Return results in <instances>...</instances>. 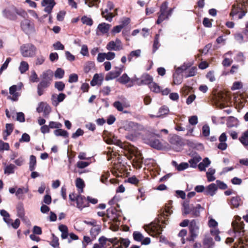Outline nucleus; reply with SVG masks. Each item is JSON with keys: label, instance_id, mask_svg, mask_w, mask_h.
<instances>
[{"label": "nucleus", "instance_id": "obj_31", "mask_svg": "<svg viewBox=\"0 0 248 248\" xmlns=\"http://www.w3.org/2000/svg\"><path fill=\"white\" fill-rule=\"evenodd\" d=\"M54 134L56 136H62L63 138H68L69 136V133L65 130L61 129H56L54 131Z\"/></svg>", "mask_w": 248, "mask_h": 248}, {"label": "nucleus", "instance_id": "obj_29", "mask_svg": "<svg viewBox=\"0 0 248 248\" xmlns=\"http://www.w3.org/2000/svg\"><path fill=\"white\" fill-rule=\"evenodd\" d=\"M202 160V157L200 155L195 156L188 160L189 166L192 168H196L197 163Z\"/></svg>", "mask_w": 248, "mask_h": 248}, {"label": "nucleus", "instance_id": "obj_48", "mask_svg": "<svg viewBox=\"0 0 248 248\" xmlns=\"http://www.w3.org/2000/svg\"><path fill=\"white\" fill-rule=\"evenodd\" d=\"M159 35L156 34L155 36L153 44V52L155 53L158 48L159 46Z\"/></svg>", "mask_w": 248, "mask_h": 248}, {"label": "nucleus", "instance_id": "obj_2", "mask_svg": "<svg viewBox=\"0 0 248 248\" xmlns=\"http://www.w3.org/2000/svg\"><path fill=\"white\" fill-rule=\"evenodd\" d=\"M183 215H187L191 214L196 217L200 216L201 211H203L204 208L201 206L200 204L194 205L193 204H189V200H186L183 203Z\"/></svg>", "mask_w": 248, "mask_h": 248}, {"label": "nucleus", "instance_id": "obj_40", "mask_svg": "<svg viewBox=\"0 0 248 248\" xmlns=\"http://www.w3.org/2000/svg\"><path fill=\"white\" fill-rule=\"evenodd\" d=\"M16 166L12 164H10L6 166L4 170V173L6 174H13L15 172V169Z\"/></svg>", "mask_w": 248, "mask_h": 248}, {"label": "nucleus", "instance_id": "obj_27", "mask_svg": "<svg viewBox=\"0 0 248 248\" xmlns=\"http://www.w3.org/2000/svg\"><path fill=\"white\" fill-rule=\"evenodd\" d=\"M243 6H244V4L239 3L237 4H233L232 5V11L230 13L231 16H234L240 13V10L242 9Z\"/></svg>", "mask_w": 248, "mask_h": 248}, {"label": "nucleus", "instance_id": "obj_46", "mask_svg": "<svg viewBox=\"0 0 248 248\" xmlns=\"http://www.w3.org/2000/svg\"><path fill=\"white\" fill-rule=\"evenodd\" d=\"M133 236L134 240L137 242H141L143 240L144 236L140 232L138 231L134 232Z\"/></svg>", "mask_w": 248, "mask_h": 248}, {"label": "nucleus", "instance_id": "obj_26", "mask_svg": "<svg viewBox=\"0 0 248 248\" xmlns=\"http://www.w3.org/2000/svg\"><path fill=\"white\" fill-rule=\"evenodd\" d=\"M211 164V161L208 157L204 158L202 162H200L198 166V169L200 171H205L206 168L208 167Z\"/></svg>", "mask_w": 248, "mask_h": 248}, {"label": "nucleus", "instance_id": "obj_64", "mask_svg": "<svg viewBox=\"0 0 248 248\" xmlns=\"http://www.w3.org/2000/svg\"><path fill=\"white\" fill-rule=\"evenodd\" d=\"M16 120L20 123L24 122L25 121L24 114L22 112H17Z\"/></svg>", "mask_w": 248, "mask_h": 248}, {"label": "nucleus", "instance_id": "obj_41", "mask_svg": "<svg viewBox=\"0 0 248 248\" xmlns=\"http://www.w3.org/2000/svg\"><path fill=\"white\" fill-rule=\"evenodd\" d=\"M64 70L61 68H57L54 73V77L57 79H62L64 75Z\"/></svg>", "mask_w": 248, "mask_h": 248}, {"label": "nucleus", "instance_id": "obj_37", "mask_svg": "<svg viewBox=\"0 0 248 248\" xmlns=\"http://www.w3.org/2000/svg\"><path fill=\"white\" fill-rule=\"evenodd\" d=\"M141 50L140 49H137L136 50L132 51L128 55L127 59L129 62H131L133 57L138 58L140 56Z\"/></svg>", "mask_w": 248, "mask_h": 248}, {"label": "nucleus", "instance_id": "obj_8", "mask_svg": "<svg viewBox=\"0 0 248 248\" xmlns=\"http://www.w3.org/2000/svg\"><path fill=\"white\" fill-rule=\"evenodd\" d=\"M124 66L121 67H116L114 70L108 72L105 77V80L108 81L118 78L123 71Z\"/></svg>", "mask_w": 248, "mask_h": 248}, {"label": "nucleus", "instance_id": "obj_44", "mask_svg": "<svg viewBox=\"0 0 248 248\" xmlns=\"http://www.w3.org/2000/svg\"><path fill=\"white\" fill-rule=\"evenodd\" d=\"M117 45H116V43L114 42V41H111L109 42L107 45L106 48L108 50H114V51H119L120 49H117Z\"/></svg>", "mask_w": 248, "mask_h": 248}, {"label": "nucleus", "instance_id": "obj_52", "mask_svg": "<svg viewBox=\"0 0 248 248\" xmlns=\"http://www.w3.org/2000/svg\"><path fill=\"white\" fill-rule=\"evenodd\" d=\"M82 23L83 24H86L88 26H92L93 24V21L92 18L88 17L87 16H84L81 18Z\"/></svg>", "mask_w": 248, "mask_h": 248}, {"label": "nucleus", "instance_id": "obj_38", "mask_svg": "<svg viewBox=\"0 0 248 248\" xmlns=\"http://www.w3.org/2000/svg\"><path fill=\"white\" fill-rule=\"evenodd\" d=\"M108 11L109 10L108 8L106 9L104 11H102L101 15L107 20L111 22L112 20L113 16L111 13H108Z\"/></svg>", "mask_w": 248, "mask_h": 248}, {"label": "nucleus", "instance_id": "obj_39", "mask_svg": "<svg viewBox=\"0 0 248 248\" xmlns=\"http://www.w3.org/2000/svg\"><path fill=\"white\" fill-rule=\"evenodd\" d=\"M85 201V197L81 195H78L76 197V202L78 206L80 207H84V202Z\"/></svg>", "mask_w": 248, "mask_h": 248}, {"label": "nucleus", "instance_id": "obj_17", "mask_svg": "<svg viewBox=\"0 0 248 248\" xmlns=\"http://www.w3.org/2000/svg\"><path fill=\"white\" fill-rule=\"evenodd\" d=\"M104 79L103 76L102 74H95L91 81V85L95 86L96 85L100 86L102 84Z\"/></svg>", "mask_w": 248, "mask_h": 248}, {"label": "nucleus", "instance_id": "obj_43", "mask_svg": "<svg viewBox=\"0 0 248 248\" xmlns=\"http://www.w3.org/2000/svg\"><path fill=\"white\" fill-rule=\"evenodd\" d=\"M29 69L28 63L22 61L20 62V66L19 67V70L21 74L25 73Z\"/></svg>", "mask_w": 248, "mask_h": 248}, {"label": "nucleus", "instance_id": "obj_19", "mask_svg": "<svg viewBox=\"0 0 248 248\" xmlns=\"http://www.w3.org/2000/svg\"><path fill=\"white\" fill-rule=\"evenodd\" d=\"M110 27L111 25L110 24L105 22L99 24L97 28L96 34L99 35L98 31H99L102 34L107 33L109 31Z\"/></svg>", "mask_w": 248, "mask_h": 248}, {"label": "nucleus", "instance_id": "obj_30", "mask_svg": "<svg viewBox=\"0 0 248 248\" xmlns=\"http://www.w3.org/2000/svg\"><path fill=\"white\" fill-rule=\"evenodd\" d=\"M29 190L28 186L19 187L16 192V195L18 199L23 200V198L22 195L27 193Z\"/></svg>", "mask_w": 248, "mask_h": 248}, {"label": "nucleus", "instance_id": "obj_12", "mask_svg": "<svg viewBox=\"0 0 248 248\" xmlns=\"http://www.w3.org/2000/svg\"><path fill=\"white\" fill-rule=\"evenodd\" d=\"M153 80V78L151 76L147 73H144L141 76L140 81L137 82V84L138 86L149 85L152 83Z\"/></svg>", "mask_w": 248, "mask_h": 248}, {"label": "nucleus", "instance_id": "obj_9", "mask_svg": "<svg viewBox=\"0 0 248 248\" xmlns=\"http://www.w3.org/2000/svg\"><path fill=\"white\" fill-rule=\"evenodd\" d=\"M21 27L23 31L27 34L31 33L34 31L33 24L28 19H25L21 22Z\"/></svg>", "mask_w": 248, "mask_h": 248}, {"label": "nucleus", "instance_id": "obj_49", "mask_svg": "<svg viewBox=\"0 0 248 248\" xmlns=\"http://www.w3.org/2000/svg\"><path fill=\"white\" fill-rule=\"evenodd\" d=\"M99 2L100 0H85V4H87L89 7L95 6L98 8V5L97 3H99Z\"/></svg>", "mask_w": 248, "mask_h": 248}, {"label": "nucleus", "instance_id": "obj_58", "mask_svg": "<svg viewBox=\"0 0 248 248\" xmlns=\"http://www.w3.org/2000/svg\"><path fill=\"white\" fill-rule=\"evenodd\" d=\"M202 135L205 137H207L209 136L210 127L208 125L206 124L203 125L202 127Z\"/></svg>", "mask_w": 248, "mask_h": 248}, {"label": "nucleus", "instance_id": "obj_51", "mask_svg": "<svg viewBox=\"0 0 248 248\" xmlns=\"http://www.w3.org/2000/svg\"><path fill=\"white\" fill-rule=\"evenodd\" d=\"M65 86V84L61 81H56L54 84L55 88L60 92L63 91Z\"/></svg>", "mask_w": 248, "mask_h": 248}, {"label": "nucleus", "instance_id": "obj_32", "mask_svg": "<svg viewBox=\"0 0 248 248\" xmlns=\"http://www.w3.org/2000/svg\"><path fill=\"white\" fill-rule=\"evenodd\" d=\"M211 234L214 236V239L217 242H219L221 241V237L219 236L220 232L218 229H211L210 230Z\"/></svg>", "mask_w": 248, "mask_h": 248}, {"label": "nucleus", "instance_id": "obj_24", "mask_svg": "<svg viewBox=\"0 0 248 248\" xmlns=\"http://www.w3.org/2000/svg\"><path fill=\"white\" fill-rule=\"evenodd\" d=\"M171 163L179 171H183L189 167V164L187 162H182L180 164H178L175 161H172Z\"/></svg>", "mask_w": 248, "mask_h": 248}, {"label": "nucleus", "instance_id": "obj_23", "mask_svg": "<svg viewBox=\"0 0 248 248\" xmlns=\"http://www.w3.org/2000/svg\"><path fill=\"white\" fill-rule=\"evenodd\" d=\"M3 219L8 226L11 225L15 229H17L19 226L20 221L19 218H16L14 222L11 218H3Z\"/></svg>", "mask_w": 248, "mask_h": 248}, {"label": "nucleus", "instance_id": "obj_5", "mask_svg": "<svg viewBox=\"0 0 248 248\" xmlns=\"http://www.w3.org/2000/svg\"><path fill=\"white\" fill-rule=\"evenodd\" d=\"M169 2L165 1L162 2L160 6L159 11L157 13L158 15V19L156 21V24H160L163 21L165 20V17L166 16V12L168 11Z\"/></svg>", "mask_w": 248, "mask_h": 248}, {"label": "nucleus", "instance_id": "obj_16", "mask_svg": "<svg viewBox=\"0 0 248 248\" xmlns=\"http://www.w3.org/2000/svg\"><path fill=\"white\" fill-rule=\"evenodd\" d=\"M215 243L212 237L209 236H205L202 241L203 248H214Z\"/></svg>", "mask_w": 248, "mask_h": 248}, {"label": "nucleus", "instance_id": "obj_61", "mask_svg": "<svg viewBox=\"0 0 248 248\" xmlns=\"http://www.w3.org/2000/svg\"><path fill=\"white\" fill-rule=\"evenodd\" d=\"M30 80L32 82H37L39 80V78L35 71L33 70L31 72V75L30 77Z\"/></svg>", "mask_w": 248, "mask_h": 248}, {"label": "nucleus", "instance_id": "obj_42", "mask_svg": "<svg viewBox=\"0 0 248 248\" xmlns=\"http://www.w3.org/2000/svg\"><path fill=\"white\" fill-rule=\"evenodd\" d=\"M180 74H178L177 72H175L173 74V83L174 84L179 85L182 82V77L180 75Z\"/></svg>", "mask_w": 248, "mask_h": 248}, {"label": "nucleus", "instance_id": "obj_20", "mask_svg": "<svg viewBox=\"0 0 248 248\" xmlns=\"http://www.w3.org/2000/svg\"><path fill=\"white\" fill-rule=\"evenodd\" d=\"M53 77V73L51 70L43 72L40 76V78H42L41 81H49L50 83L52 80Z\"/></svg>", "mask_w": 248, "mask_h": 248}, {"label": "nucleus", "instance_id": "obj_57", "mask_svg": "<svg viewBox=\"0 0 248 248\" xmlns=\"http://www.w3.org/2000/svg\"><path fill=\"white\" fill-rule=\"evenodd\" d=\"M76 186L79 189H83L85 186L84 181L80 178H78L76 180Z\"/></svg>", "mask_w": 248, "mask_h": 248}, {"label": "nucleus", "instance_id": "obj_28", "mask_svg": "<svg viewBox=\"0 0 248 248\" xmlns=\"http://www.w3.org/2000/svg\"><path fill=\"white\" fill-rule=\"evenodd\" d=\"M238 123L239 122L237 118L233 116H230L227 120L226 124L227 127L232 128L233 127H237L238 125Z\"/></svg>", "mask_w": 248, "mask_h": 248}, {"label": "nucleus", "instance_id": "obj_36", "mask_svg": "<svg viewBox=\"0 0 248 248\" xmlns=\"http://www.w3.org/2000/svg\"><path fill=\"white\" fill-rule=\"evenodd\" d=\"M117 80L122 84H126L130 82V78L128 76L127 74L124 73L118 78Z\"/></svg>", "mask_w": 248, "mask_h": 248}, {"label": "nucleus", "instance_id": "obj_62", "mask_svg": "<svg viewBox=\"0 0 248 248\" xmlns=\"http://www.w3.org/2000/svg\"><path fill=\"white\" fill-rule=\"evenodd\" d=\"M31 138L30 135L27 133H24L22 134L21 138L19 139V142H28L30 141Z\"/></svg>", "mask_w": 248, "mask_h": 248}, {"label": "nucleus", "instance_id": "obj_22", "mask_svg": "<svg viewBox=\"0 0 248 248\" xmlns=\"http://www.w3.org/2000/svg\"><path fill=\"white\" fill-rule=\"evenodd\" d=\"M121 211L114 207H111L107 210L106 217H121Z\"/></svg>", "mask_w": 248, "mask_h": 248}, {"label": "nucleus", "instance_id": "obj_45", "mask_svg": "<svg viewBox=\"0 0 248 248\" xmlns=\"http://www.w3.org/2000/svg\"><path fill=\"white\" fill-rule=\"evenodd\" d=\"M49 244L54 248H59V239L54 234H52V239Z\"/></svg>", "mask_w": 248, "mask_h": 248}, {"label": "nucleus", "instance_id": "obj_63", "mask_svg": "<svg viewBox=\"0 0 248 248\" xmlns=\"http://www.w3.org/2000/svg\"><path fill=\"white\" fill-rule=\"evenodd\" d=\"M130 19L128 17H124L120 21L119 25L123 29L130 23Z\"/></svg>", "mask_w": 248, "mask_h": 248}, {"label": "nucleus", "instance_id": "obj_59", "mask_svg": "<svg viewBox=\"0 0 248 248\" xmlns=\"http://www.w3.org/2000/svg\"><path fill=\"white\" fill-rule=\"evenodd\" d=\"M50 128H56L57 129L61 128L62 124L59 122L50 121L49 124Z\"/></svg>", "mask_w": 248, "mask_h": 248}, {"label": "nucleus", "instance_id": "obj_4", "mask_svg": "<svg viewBox=\"0 0 248 248\" xmlns=\"http://www.w3.org/2000/svg\"><path fill=\"white\" fill-rule=\"evenodd\" d=\"M22 55L24 57H33L35 55L36 47L32 44H24L20 47Z\"/></svg>", "mask_w": 248, "mask_h": 248}, {"label": "nucleus", "instance_id": "obj_47", "mask_svg": "<svg viewBox=\"0 0 248 248\" xmlns=\"http://www.w3.org/2000/svg\"><path fill=\"white\" fill-rule=\"evenodd\" d=\"M190 65L189 64H186L184 63L182 65L177 67L176 69L175 72L178 74H182L184 71L186 70Z\"/></svg>", "mask_w": 248, "mask_h": 248}, {"label": "nucleus", "instance_id": "obj_6", "mask_svg": "<svg viewBox=\"0 0 248 248\" xmlns=\"http://www.w3.org/2000/svg\"><path fill=\"white\" fill-rule=\"evenodd\" d=\"M189 228L190 235L187 238L186 240L189 242L194 241L199 233V227L197 226L195 220L191 221Z\"/></svg>", "mask_w": 248, "mask_h": 248}, {"label": "nucleus", "instance_id": "obj_50", "mask_svg": "<svg viewBox=\"0 0 248 248\" xmlns=\"http://www.w3.org/2000/svg\"><path fill=\"white\" fill-rule=\"evenodd\" d=\"M94 67V63L93 62L91 61L88 62L84 68V72L86 73H89L90 70Z\"/></svg>", "mask_w": 248, "mask_h": 248}, {"label": "nucleus", "instance_id": "obj_54", "mask_svg": "<svg viewBox=\"0 0 248 248\" xmlns=\"http://www.w3.org/2000/svg\"><path fill=\"white\" fill-rule=\"evenodd\" d=\"M5 130L4 132L6 133V136H10L14 129V125L12 124H6L5 125Z\"/></svg>", "mask_w": 248, "mask_h": 248}, {"label": "nucleus", "instance_id": "obj_53", "mask_svg": "<svg viewBox=\"0 0 248 248\" xmlns=\"http://www.w3.org/2000/svg\"><path fill=\"white\" fill-rule=\"evenodd\" d=\"M197 68L196 67H192L189 69L187 72V74H186L184 75L185 78L194 76L197 73Z\"/></svg>", "mask_w": 248, "mask_h": 248}, {"label": "nucleus", "instance_id": "obj_11", "mask_svg": "<svg viewBox=\"0 0 248 248\" xmlns=\"http://www.w3.org/2000/svg\"><path fill=\"white\" fill-rule=\"evenodd\" d=\"M42 6L45 7L44 11L47 14H50L56 4L55 0H42Z\"/></svg>", "mask_w": 248, "mask_h": 248}, {"label": "nucleus", "instance_id": "obj_56", "mask_svg": "<svg viewBox=\"0 0 248 248\" xmlns=\"http://www.w3.org/2000/svg\"><path fill=\"white\" fill-rule=\"evenodd\" d=\"M10 149L9 144L7 142H4L1 140H0V152H2L4 150L8 151Z\"/></svg>", "mask_w": 248, "mask_h": 248}, {"label": "nucleus", "instance_id": "obj_33", "mask_svg": "<svg viewBox=\"0 0 248 248\" xmlns=\"http://www.w3.org/2000/svg\"><path fill=\"white\" fill-rule=\"evenodd\" d=\"M36 166V158L34 155H31L30 157L29 170L33 171L35 169Z\"/></svg>", "mask_w": 248, "mask_h": 248}, {"label": "nucleus", "instance_id": "obj_15", "mask_svg": "<svg viewBox=\"0 0 248 248\" xmlns=\"http://www.w3.org/2000/svg\"><path fill=\"white\" fill-rule=\"evenodd\" d=\"M119 98L121 100V102L119 101H116L113 103V106L117 109V110L119 111H123L124 109L123 106H125L127 99L123 96H119Z\"/></svg>", "mask_w": 248, "mask_h": 248}, {"label": "nucleus", "instance_id": "obj_34", "mask_svg": "<svg viewBox=\"0 0 248 248\" xmlns=\"http://www.w3.org/2000/svg\"><path fill=\"white\" fill-rule=\"evenodd\" d=\"M169 112V109L168 107L166 106H163L159 109L157 117L162 118L164 115L168 114Z\"/></svg>", "mask_w": 248, "mask_h": 248}, {"label": "nucleus", "instance_id": "obj_13", "mask_svg": "<svg viewBox=\"0 0 248 248\" xmlns=\"http://www.w3.org/2000/svg\"><path fill=\"white\" fill-rule=\"evenodd\" d=\"M50 84L51 83L49 82V81H41L37 86V94L38 96L42 95L45 90L50 86Z\"/></svg>", "mask_w": 248, "mask_h": 248}, {"label": "nucleus", "instance_id": "obj_35", "mask_svg": "<svg viewBox=\"0 0 248 248\" xmlns=\"http://www.w3.org/2000/svg\"><path fill=\"white\" fill-rule=\"evenodd\" d=\"M17 216L18 217H24L25 211L22 203H19L16 206Z\"/></svg>", "mask_w": 248, "mask_h": 248}, {"label": "nucleus", "instance_id": "obj_25", "mask_svg": "<svg viewBox=\"0 0 248 248\" xmlns=\"http://www.w3.org/2000/svg\"><path fill=\"white\" fill-rule=\"evenodd\" d=\"M241 199L238 196L232 197L229 204L232 208H237L241 204Z\"/></svg>", "mask_w": 248, "mask_h": 248}, {"label": "nucleus", "instance_id": "obj_14", "mask_svg": "<svg viewBox=\"0 0 248 248\" xmlns=\"http://www.w3.org/2000/svg\"><path fill=\"white\" fill-rule=\"evenodd\" d=\"M17 87L16 85H13L9 88V93L12 95V96H8V99L12 100L13 101H16L18 100V97L20 96V93L16 92L17 90Z\"/></svg>", "mask_w": 248, "mask_h": 248}, {"label": "nucleus", "instance_id": "obj_55", "mask_svg": "<svg viewBox=\"0 0 248 248\" xmlns=\"http://www.w3.org/2000/svg\"><path fill=\"white\" fill-rule=\"evenodd\" d=\"M152 84L149 86L151 91L156 93H159L161 92L160 86L155 82L152 83Z\"/></svg>", "mask_w": 248, "mask_h": 248}, {"label": "nucleus", "instance_id": "obj_10", "mask_svg": "<svg viewBox=\"0 0 248 248\" xmlns=\"http://www.w3.org/2000/svg\"><path fill=\"white\" fill-rule=\"evenodd\" d=\"M16 12V7H12L4 9L2 13L5 17L10 20H16L17 17Z\"/></svg>", "mask_w": 248, "mask_h": 248}, {"label": "nucleus", "instance_id": "obj_3", "mask_svg": "<svg viewBox=\"0 0 248 248\" xmlns=\"http://www.w3.org/2000/svg\"><path fill=\"white\" fill-rule=\"evenodd\" d=\"M155 136L158 138L161 137L159 133H149L144 139V142L152 147L160 150L162 149V145L159 140L155 138Z\"/></svg>", "mask_w": 248, "mask_h": 248}, {"label": "nucleus", "instance_id": "obj_60", "mask_svg": "<svg viewBox=\"0 0 248 248\" xmlns=\"http://www.w3.org/2000/svg\"><path fill=\"white\" fill-rule=\"evenodd\" d=\"M58 98H59L58 97V95L56 94H53L51 95V100L52 102V104L54 107H57L60 103Z\"/></svg>", "mask_w": 248, "mask_h": 248}, {"label": "nucleus", "instance_id": "obj_21", "mask_svg": "<svg viewBox=\"0 0 248 248\" xmlns=\"http://www.w3.org/2000/svg\"><path fill=\"white\" fill-rule=\"evenodd\" d=\"M217 189V185L214 183H212L206 187L205 191H204V193L206 195H209L211 196H213L215 194L216 191Z\"/></svg>", "mask_w": 248, "mask_h": 248}, {"label": "nucleus", "instance_id": "obj_18", "mask_svg": "<svg viewBox=\"0 0 248 248\" xmlns=\"http://www.w3.org/2000/svg\"><path fill=\"white\" fill-rule=\"evenodd\" d=\"M227 139V137L225 133H222L219 137V141L220 143L217 145V148L222 150L224 151L227 148V144L226 141Z\"/></svg>", "mask_w": 248, "mask_h": 248}, {"label": "nucleus", "instance_id": "obj_7", "mask_svg": "<svg viewBox=\"0 0 248 248\" xmlns=\"http://www.w3.org/2000/svg\"><path fill=\"white\" fill-rule=\"evenodd\" d=\"M159 218H157V222H152L150 224L148 225H146L145 226V230L146 232H148V230H150L151 231H161V229L163 227L164 223L163 222V220H160L159 219Z\"/></svg>", "mask_w": 248, "mask_h": 248}, {"label": "nucleus", "instance_id": "obj_1", "mask_svg": "<svg viewBox=\"0 0 248 248\" xmlns=\"http://www.w3.org/2000/svg\"><path fill=\"white\" fill-rule=\"evenodd\" d=\"M241 218H235V219L232 222V225L235 233V237L238 238L240 243H242L238 248H248V245L243 244L244 240L243 237L245 234L244 223L241 220Z\"/></svg>", "mask_w": 248, "mask_h": 248}]
</instances>
